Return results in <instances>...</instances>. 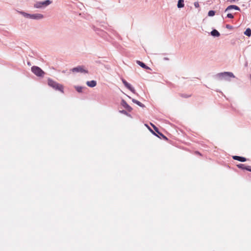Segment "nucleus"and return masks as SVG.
Segmentation results:
<instances>
[{
	"label": "nucleus",
	"mask_w": 251,
	"mask_h": 251,
	"mask_svg": "<svg viewBox=\"0 0 251 251\" xmlns=\"http://www.w3.org/2000/svg\"><path fill=\"white\" fill-rule=\"evenodd\" d=\"M177 7L178 8H181L184 7V0H178L177 4Z\"/></svg>",
	"instance_id": "nucleus-16"
},
{
	"label": "nucleus",
	"mask_w": 251,
	"mask_h": 251,
	"mask_svg": "<svg viewBox=\"0 0 251 251\" xmlns=\"http://www.w3.org/2000/svg\"><path fill=\"white\" fill-rule=\"evenodd\" d=\"M232 158L234 160H238L239 161L242 162H245L247 160V159L244 157L237 156V155L233 156Z\"/></svg>",
	"instance_id": "nucleus-10"
},
{
	"label": "nucleus",
	"mask_w": 251,
	"mask_h": 251,
	"mask_svg": "<svg viewBox=\"0 0 251 251\" xmlns=\"http://www.w3.org/2000/svg\"><path fill=\"white\" fill-rule=\"evenodd\" d=\"M217 76L220 78H224L225 79H227V77H235L232 73L228 72L219 73L217 75Z\"/></svg>",
	"instance_id": "nucleus-6"
},
{
	"label": "nucleus",
	"mask_w": 251,
	"mask_h": 251,
	"mask_svg": "<svg viewBox=\"0 0 251 251\" xmlns=\"http://www.w3.org/2000/svg\"><path fill=\"white\" fill-rule=\"evenodd\" d=\"M245 66L246 67H247V66H248V62H246V63H245Z\"/></svg>",
	"instance_id": "nucleus-28"
},
{
	"label": "nucleus",
	"mask_w": 251,
	"mask_h": 251,
	"mask_svg": "<svg viewBox=\"0 0 251 251\" xmlns=\"http://www.w3.org/2000/svg\"><path fill=\"white\" fill-rule=\"evenodd\" d=\"M152 126H153L155 131L157 133L156 134L155 132H154L151 129H150V130L151 131V132L154 134L155 135V136H157L158 137H159V138L160 139H164V140L165 141H168V138L165 136L164 135H163L161 132H160L159 131V129L158 128L156 127L155 126L153 125L152 124H151Z\"/></svg>",
	"instance_id": "nucleus-5"
},
{
	"label": "nucleus",
	"mask_w": 251,
	"mask_h": 251,
	"mask_svg": "<svg viewBox=\"0 0 251 251\" xmlns=\"http://www.w3.org/2000/svg\"><path fill=\"white\" fill-rule=\"evenodd\" d=\"M210 34L213 37H219L220 36L219 32L215 29L211 31Z\"/></svg>",
	"instance_id": "nucleus-14"
},
{
	"label": "nucleus",
	"mask_w": 251,
	"mask_h": 251,
	"mask_svg": "<svg viewBox=\"0 0 251 251\" xmlns=\"http://www.w3.org/2000/svg\"><path fill=\"white\" fill-rule=\"evenodd\" d=\"M48 84L50 87H52L55 90H58L61 92H63V86L51 78L48 79Z\"/></svg>",
	"instance_id": "nucleus-2"
},
{
	"label": "nucleus",
	"mask_w": 251,
	"mask_h": 251,
	"mask_svg": "<svg viewBox=\"0 0 251 251\" xmlns=\"http://www.w3.org/2000/svg\"><path fill=\"white\" fill-rule=\"evenodd\" d=\"M32 72L36 76L39 77H43L45 73L39 67L34 66L31 67Z\"/></svg>",
	"instance_id": "nucleus-4"
},
{
	"label": "nucleus",
	"mask_w": 251,
	"mask_h": 251,
	"mask_svg": "<svg viewBox=\"0 0 251 251\" xmlns=\"http://www.w3.org/2000/svg\"><path fill=\"white\" fill-rule=\"evenodd\" d=\"M232 9L240 11V8L238 6L235 5H230L228 6L226 9L225 12H226L227 11Z\"/></svg>",
	"instance_id": "nucleus-12"
},
{
	"label": "nucleus",
	"mask_w": 251,
	"mask_h": 251,
	"mask_svg": "<svg viewBox=\"0 0 251 251\" xmlns=\"http://www.w3.org/2000/svg\"><path fill=\"white\" fill-rule=\"evenodd\" d=\"M52 1L50 0H46L44 1H36L34 4V7L36 8H44L51 4Z\"/></svg>",
	"instance_id": "nucleus-3"
},
{
	"label": "nucleus",
	"mask_w": 251,
	"mask_h": 251,
	"mask_svg": "<svg viewBox=\"0 0 251 251\" xmlns=\"http://www.w3.org/2000/svg\"><path fill=\"white\" fill-rule=\"evenodd\" d=\"M132 101L134 103H136L138 105H139V106L141 107H145V106L144 104L142 103L141 102H140L139 101L134 99H132Z\"/></svg>",
	"instance_id": "nucleus-15"
},
{
	"label": "nucleus",
	"mask_w": 251,
	"mask_h": 251,
	"mask_svg": "<svg viewBox=\"0 0 251 251\" xmlns=\"http://www.w3.org/2000/svg\"><path fill=\"white\" fill-rule=\"evenodd\" d=\"M246 170H247L249 172H251V166H246V168H245Z\"/></svg>",
	"instance_id": "nucleus-24"
},
{
	"label": "nucleus",
	"mask_w": 251,
	"mask_h": 251,
	"mask_svg": "<svg viewBox=\"0 0 251 251\" xmlns=\"http://www.w3.org/2000/svg\"><path fill=\"white\" fill-rule=\"evenodd\" d=\"M72 71L74 73H88V71L84 69V67L82 66H78L75 67L72 69Z\"/></svg>",
	"instance_id": "nucleus-7"
},
{
	"label": "nucleus",
	"mask_w": 251,
	"mask_h": 251,
	"mask_svg": "<svg viewBox=\"0 0 251 251\" xmlns=\"http://www.w3.org/2000/svg\"><path fill=\"white\" fill-rule=\"evenodd\" d=\"M181 96L182 97H183V98H187L190 97L191 96L190 95H186V94H181Z\"/></svg>",
	"instance_id": "nucleus-26"
},
{
	"label": "nucleus",
	"mask_w": 251,
	"mask_h": 251,
	"mask_svg": "<svg viewBox=\"0 0 251 251\" xmlns=\"http://www.w3.org/2000/svg\"><path fill=\"white\" fill-rule=\"evenodd\" d=\"M237 166L238 168L242 170H245V168H246V165L243 164H239L237 165Z\"/></svg>",
	"instance_id": "nucleus-18"
},
{
	"label": "nucleus",
	"mask_w": 251,
	"mask_h": 251,
	"mask_svg": "<svg viewBox=\"0 0 251 251\" xmlns=\"http://www.w3.org/2000/svg\"><path fill=\"white\" fill-rule=\"evenodd\" d=\"M86 84L90 87H94L96 86L97 82L95 80L88 81Z\"/></svg>",
	"instance_id": "nucleus-13"
},
{
	"label": "nucleus",
	"mask_w": 251,
	"mask_h": 251,
	"mask_svg": "<svg viewBox=\"0 0 251 251\" xmlns=\"http://www.w3.org/2000/svg\"><path fill=\"white\" fill-rule=\"evenodd\" d=\"M226 28L229 29H231L233 28V26L230 25H226Z\"/></svg>",
	"instance_id": "nucleus-23"
},
{
	"label": "nucleus",
	"mask_w": 251,
	"mask_h": 251,
	"mask_svg": "<svg viewBox=\"0 0 251 251\" xmlns=\"http://www.w3.org/2000/svg\"><path fill=\"white\" fill-rule=\"evenodd\" d=\"M122 81L126 88H127L134 94L136 93L134 88L133 87H132L131 85L129 83H128L125 79L122 78Z\"/></svg>",
	"instance_id": "nucleus-8"
},
{
	"label": "nucleus",
	"mask_w": 251,
	"mask_h": 251,
	"mask_svg": "<svg viewBox=\"0 0 251 251\" xmlns=\"http://www.w3.org/2000/svg\"><path fill=\"white\" fill-rule=\"evenodd\" d=\"M226 17L228 18H230V19H232V18H234L233 15L232 14H231V13L227 14Z\"/></svg>",
	"instance_id": "nucleus-21"
},
{
	"label": "nucleus",
	"mask_w": 251,
	"mask_h": 251,
	"mask_svg": "<svg viewBox=\"0 0 251 251\" xmlns=\"http://www.w3.org/2000/svg\"><path fill=\"white\" fill-rule=\"evenodd\" d=\"M17 12L27 19L39 20L44 18V15L42 14L37 13L31 14L23 11H17Z\"/></svg>",
	"instance_id": "nucleus-1"
},
{
	"label": "nucleus",
	"mask_w": 251,
	"mask_h": 251,
	"mask_svg": "<svg viewBox=\"0 0 251 251\" xmlns=\"http://www.w3.org/2000/svg\"><path fill=\"white\" fill-rule=\"evenodd\" d=\"M120 112L121 113H123V114H124L125 115H128V113H127V111L125 110H123L120 111Z\"/></svg>",
	"instance_id": "nucleus-22"
},
{
	"label": "nucleus",
	"mask_w": 251,
	"mask_h": 251,
	"mask_svg": "<svg viewBox=\"0 0 251 251\" xmlns=\"http://www.w3.org/2000/svg\"><path fill=\"white\" fill-rule=\"evenodd\" d=\"M164 60H169V58H167V57H165V58H164Z\"/></svg>",
	"instance_id": "nucleus-27"
},
{
	"label": "nucleus",
	"mask_w": 251,
	"mask_h": 251,
	"mask_svg": "<svg viewBox=\"0 0 251 251\" xmlns=\"http://www.w3.org/2000/svg\"><path fill=\"white\" fill-rule=\"evenodd\" d=\"M194 4L196 8H198L200 6V5H199V3L198 2H195Z\"/></svg>",
	"instance_id": "nucleus-25"
},
{
	"label": "nucleus",
	"mask_w": 251,
	"mask_h": 251,
	"mask_svg": "<svg viewBox=\"0 0 251 251\" xmlns=\"http://www.w3.org/2000/svg\"><path fill=\"white\" fill-rule=\"evenodd\" d=\"M27 64H28V65H29V66H30V65H31V64H30V63L29 62H28L27 63Z\"/></svg>",
	"instance_id": "nucleus-29"
},
{
	"label": "nucleus",
	"mask_w": 251,
	"mask_h": 251,
	"mask_svg": "<svg viewBox=\"0 0 251 251\" xmlns=\"http://www.w3.org/2000/svg\"><path fill=\"white\" fill-rule=\"evenodd\" d=\"M215 14V11L214 10H210L208 13L209 16H213Z\"/></svg>",
	"instance_id": "nucleus-20"
},
{
	"label": "nucleus",
	"mask_w": 251,
	"mask_h": 251,
	"mask_svg": "<svg viewBox=\"0 0 251 251\" xmlns=\"http://www.w3.org/2000/svg\"><path fill=\"white\" fill-rule=\"evenodd\" d=\"M121 104L128 112H131L132 111V108L131 107L129 106L124 100H122Z\"/></svg>",
	"instance_id": "nucleus-9"
},
{
	"label": "nucleus",
	"mask_w": 251,
	"mask_h": 251,
	"mask_svg": "<svg viewBox=\"0 0 251 251\" xmlns=\"http://www.w3.org/2000/svg\"><path fill=\"white\" fill-rule=\"evenodd\" d=\"M75 89L78 93H81L82 92L83 87L81 86H75Z\"/></svg>",
	"instance_id": "nucleus-19"
},
{
	"label": "nucleus",
	"mask_w": 251,
	"mask_h": 251,
	"mask_svg": "<svg viewBox=\"0 0 251 251\" xmlns=\"http://www.w3.org/2000/svg\"><path fill=\"white\" fill-rule=\"evenodd\" d=\"M136 63L138 65L141 66L142 68L146 69V70H151V68L147 66L144 63L139 60H137Z\"/></svg>",
	"instance_id": "nucleus-11"
},
{
	"label": "nucleus",
	"mask_w": 251,
	"mask_h": 251,
	"mask_svg": "<svg viewBox=\"0 0 251 251\" xmlns=\"http://www.w3.org/2000/svg\"><path fill=\"white\" fill-rule=\"evenodd\" d=\"M244 34L248 37L251 36V29L250 28H248L244 32Z\"/></svg>",
	"instance_id": "nucleus-17"
}]
</instances>
